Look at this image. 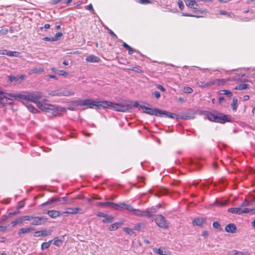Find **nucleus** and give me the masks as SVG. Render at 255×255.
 <instances>
[{
	"label": "nucleus",
	"mask_w": 255,
	"mask_h": 255,
	"mask_svg": "<svg viewBox=\"0 0 255 255\" xmlns=\"http://www.w3.org/2000/svg\"><path fill=\"white\" fill-rule=\"evenodd\" d=\"M204 115L206 116L209 121L216 123L223 124L226 122L231 121L230 118H229L228 116L216 111H214L212 113L208 111H204Z\"/></svg>",
	"instance_id": "nucleus-1"
},
{
	"label": "nucleus",
	"mask_w": 255,
	"mask_h": 255,
	"mask_svg": "<svg viewBox=\"0 0 255 255\" xmlns=\"http://www.w3.org/2000/svg\"><path fill=\"white\" fill-rule=\"evenodd\" d=\"M75 103L77 105L87 106L91 109H101L103 108L106 103L104 101H95L90 99L84 100H78Z\"/></svg>",
	"instance_id": "nucleus-2"
},
{
	"label": "nucleus",
	"mask_w": 255,
	"mask_h": 255,
	"mask_svg": "<svg viewBox=\"0 0 255 255\" xmlns=\"http://www.w3.org/2000/svg\"><path fill=\"white\" fill-rule=\"evenodd\" d=\"M106 105H104L103 109L111 108L116 111L119 112H126L128 111V109L127 106L122 105L121 104L113 103L110 101H104Z\"/></svg>",
	"instance_id": "nucleus-3"
},
{
	"label": "nucleus",
	"mask_w": 255,
	"mask_h": 255,
	"mask_svg": "<svg viewBox=\"0 0 255 255\" xmlns=\"http://www.w3.org/2000/svg\"><path fill=\"white\" fill-rule=\"evenodd\" d=\"M162 112H163L161 113L160 117L165 116L171 119L176 118L182 119H193L194 118L193 114H185L182 116H180L175 114L170 113L166 111L162 110Z\"/></svg>",
	"instance_id": "nucleus-4"
},
{
	"label": "nucleus",
	"mask_w": 255,
	"mask_h": 255,
	"mask_svg": "<svg viewBox=\"0 0 255 255\" xmlns=\"http://www.w3.org/2000/svg\"><path fill=\"white\" fill-rule=\"evenodd\" d=\"M37 107L43 112H50L55 110L56 105L46 103L45 102H38Z\"/></svg>",
	"instance_id": "nucleus-5"
},
{
	"label": "nucleus",
	"mask_w": 255,
	"mask_h": 255,
	"mask_svg": "<svg viewBox=\"0 0 255 255\" xmlns=\"http://www.w3.org/2000/svg\"><path fill=\"white\" fill-rule=\"evenodd\" d=\"M154 220L157 225L160 228L165 229L168 226L167 221L161 215H157L155 216Z\"/></svg>",
	"instance_id": "nucleus-6"
},
{
	"label": "nucleus",
	"mask_w": 255,
	"mask_h": 255,
	"mask_svg": "<svg viewBox=\"0 0 255 255\" xmlns=\"http://www.w3.org/2000/svg\"><path fill=\"white\" fill-rule=\"evenodd\" d=\"M140 107L144 110V113L150 115L160 117L161 112H163L162 110L157 108L152 109L144 106H140Z\"/></svg>",
	"instance_id": "nucleus-7"
},
{
	"label": "nucleus",
	"mask_w": 255,
	"mask_h": 255,
	"mask_svg": "<svg viewBox=\"0 0 255 255\" xmlns=\"http://www.w3.org/2000/svg\"><path fill=\"white\" fill-rule=\"evenodd\" d=\"M29 96V101L35 103L37 105L39 102L37 101L43 97V94L39 91H35L31 93H28Z\"/></svg>",
	"instance_id": "nucleus-8"
},
{
	"label": "nucleus",
	"mask_w": 255,
	"mask_h": 255,
	"mask_svg": "<svg viewBox=\"0 0 255 255\" xmlns=\"http://www.w3.org/2000/svg\"><path fill=\"white\" fill-rule=\"evenodd\" d=\"M31 224L33 225L38 226L45 224L47 219L44 217H34L32 216Z\"/></svg>",
	"instance_id": "nucleus-9"
},
{
	"label": "nucleus",
	"mask_w": 255,
	"mask_h": 255,
	"mask_svg": "<svg viewBox=\"0 0 255 255\" xmlns=\"http://www.w3.org/2000/svg\"><path fill=\"white\" fill-rule=\"evenodd\" d=\"M228 211L234 214L240 215L243 213H249L251 212V210L248 208L243 209L239 206V207L229 208L228 209Z\"/></svg>",
	"instance_id": "nucleus-10"
},
{
	"label": "nucleus",
	"mask_w": 255,
	"mask_h": 255,
	"mask_svg": "<svg viewBox=\"0 0 255 255\" xmlns=\"http://www.w3.org/2000/svg\"><path fill=\"white\" fill-rule=\"evenodd\" d=\"M7 96H9L10 97H13L16 100H24L26 101H29V96L28 93H27L26 94H14L12 93L7 94Z\"/></svg>",
	"instance_id": "nucleus-11"
},
{
	"label": "nucleus",
	"mask_w": 255,
	"mask_h": 255,
	"mask_svg": "<svg viewBox=\"0 0 255 255\" xmlns=\"http://www.w3.org/2000/svg\"><path fill=\"white\" fill-rule=\"evenodd\" d=\"M225 83V81L223 79H216L215 80L211 81L209 82L206 83L203 85H199V86L202 87H207L213 85H224Z\"/></svg>",
	"instance_id": "nucleus-12"
},
{
	"label": "nucleus",
	"mask_w": 255,
	"mask_h": 255,
	"mask_svg": "<svg viewBox=\"0 0 255 255\" xmlns=\"http://www.w3.org/2000/svg\"><path fill=\"white\" fill-rule=\"evenodd\" d=\"M8 82L11 83L13 81L15 82V84H19L24 79V76L21 75L19 77H16L14 75H9L8 77Z\"/></svg>",
	"instance_id": "nucleus-13"
},
{
	"label": "nucleus",
	"mask_w": 255,
	"mask_h": 255,
	"mask_svg": "<svg viewBox=\"0 0 255 255\" xmlns=\"http://www.w3.org/2000/svg\"><path fill=\"white\" fill-rule=\"evenodd\" d=\"M118 208H116V210H121L124 208H126L128 211H132L133 212V210L135 209H133L130 205L127 204L125 203H120L118 204Z\"/></svg>",
	"instance_id": "nucleus-14"
},
{
	"label": "nucleus",
	"mask_w": 255,
	"mask_h": 255,
	"mask_svg": "<svg viewBox=\"0 0 255 255\" xmlns=\"http://www.w3.org/2000/svg\"><path fill=\"white\" fill-rule=\"evenodd\" d=\"M226 232L230 233H235L237 231V229L235 224L233 223H230L227 225L225 229Z\"/></svg>",
	"instance_id": "nucleus-15"
},
{
	"label": "nucleus",
	"mask_w": 255,
	"mask_h": 255,
	"mask_svg": "<svg viewBox=\"0 0 255 255\" xmlns=\"http://www.w3.org/2000/svg\"><path fill=\"white\" fill-rule=\"evenodd\" d=\"M97 205L101 206H108L113 209H116L118 208V204L111 202H98Z\"/></svg>",
	"instance_id": "nucleus-16"
},
{
	"label": "nucleus",
	"mask_w": 255,
	"mask_h": 255,
	"mask_svg": "<svg viewBox=\"0 0 255 255\" xmlns=\"http://www.w3.org/2000/svg\"><path fill=\"white\" fill-rule=\"evenodd\" d=\"M58 92L59 94H61L59 96H68L69 95H74V92L71 91L66 90L64 89H58Z\"/></svg>",
	"instance_id": "nucleus-17"
},
{
	"label": "nucleus",
	"mask_w": 255,
	"mask_h": 255,
	"mask_svg": "<svg viewBox=\"0 0 255 255\" xmlns=\"http://www.w3.org/2000/svg\"><path fill=\"white\" fill-rule=\"evenodd\" d=\"M22 103L25 105V106L27 108L28 110L33 113H39V111L36 109L33 105L30 104L28 103L27 102H22Z\"/></svg>",
	"instance_id": "nucleus-18"
},
{
	"label": "nucleus",
	"mask_w": 255,
	"mask_h": 255,
	"mask_svg": "<svg viewBox=\"0 0 255 255\" xmlns=\"http://www.w3.org/2000/svg\"><path fill=\"white\" fill-rule=\"evenodd\" d=\"M156 212V209L154 207L148 208L145 210V217L149 218L153 216V214Z\"/></svg>",
	"instance_id": "nucleus-19"
},
{
	"label": "nucleus",
	"mask_w": 255,
	"mask_h": 255,
	"mask_svg": "<svg viewBox=\"0 0 255 255\" xmlns=\"http://www.w3.org/2000/svg\"><path fill=\"white\" fill-rule=\"evenodd\" d=\"M34 228H33V227H29V228H21V229L19 230L18 234V235L20 237H22V236H21L22 234H26V233H28L31 232L32 231H34Z\"/></svg>",
	"instance_id": "nucleus-20"
},
{
	"label": "nucleus",
	"mask_w": 255,
	"mask_h": 255,
	"mask_svg": "<svg viewBox=\"0 0 255 255\" xmlns=\"http://www.w3.org/2000/svg\"><path fill=\"white\" fill-rule=\"evenodd\" d=\"M86 61L89 62H99L100 59L95 55H91L86 58Z\"/></svg>",
	"instance_id": "nucleus-21"
},
{
	"label": "nucleus",
	"mask_w": 255,
	"mask_h": 255,
	"mask_svg": "<svg viewBox=\"0 0 255 255\" xmlns=\"http://www.w3.org/2000/svg\"><path fill=\"white\" fill-rule=\"evenodd\" d=\"M185 3L187 6L195 9H197V7H195V5L197 6V4L194 0H186Z\"/></svg>",
	"instance_id": "nucleus-22"
},
{
	"label": "nucleus",
	"mask_w": 255,
	"mask_h": 255,
	"mask_svg": "<svg viewBox=\"0 0 255 255\" xmlns=\"http://www.w3.org/2000/svg\"><path fill=\"white\" fill-rule=\"evenodd\" d=\"M81 210V209H80V208H67V211L64 212V213L70 214H76L77 213H78L79 211Z\"/></svg>",
	"instance_id": "nucleus-23"
},
{
	"label": "nucleus",
	"mask_w": 255,
	"mask_h": 255,
	"mask_svg": "<svg viewBox=\"0 0 255 255\" xmlns=\"http://www.w3.org/2000/svg\"><path fill=\"white\" fill-rule=\"evenodd\" d=\"M47 214L52 218H55L60 215V212L56 210L47 211Z\"/></svg>",
	"instance_id": "nucleus-24"
},
{
	"label": "nucleus",
	"mask_w": 255,
	"mask_h": 255,
	"mask_svg": "<svg viewBox=\"0 0 255 255\" xmlns=\"http://www.w3.org/2000/svg\"><path fill=\"white\" fill-rule=\"evenodd\" d=\"M229 255H249L248 252H240L236 250H232L228 253Z\"/></svg>",
	"instance_id": "nucleus-25"
},
{
	"label": "nucleus",
	"mask_w": 255,
	"mask_h": 255,
	"mask_svg": "<svg viewBox=\"0 0 255 255\" xmlns=\"http://www.w3.org/2000/svg\"><path fill=\"white\" fill-rule=\"evenodd\" d=\"M205 220L203 218H197L195 219L193 221V224L194 226H202L204 223Z\"/></svg>",
	"instance_id": "nucleus-26"
},
{
	"label": "nucleus",
	"mask_w": 255,
	"mask_h": 255,
	"mask_svg": "<svg viewBox=\"0 0 255 255\" xmlns=\"http://www.w3.org/2000/svg\"><path fill=\"white\" fill-rule=\"evenodd\" d=\"M114 220V217L108 215L107 214L106 215V216L105 217L104 219L103 220L102 222L104 223L108 224V223H112Z\"/></svg>",
	"instance_id": "nucleus-27"
},
{
	"label": "nucleus",
	"mask_w": 255,
	"mask_h": 255,
	"mask_svg": "<svg viewBox=\"0 0 255 255\" xmlns=\"http://www.w3.org/2000/svg\"><path fill=\"white\" fill-rule=\"evenodd\" d=\"M61 198H52L51 199L48 200V201L43 203L42 204V206H45L48 204H51L54 202H60V201H61Z\"/></svg>",
	"instance_id": "nucleus-28"
},
{
	"label": "nucleus",
	"mask_w": 255,
	"mask_h": 255,
	"mask_svg": "<svg viewBox=\"0 0 255 255\" xmlns=\"http://www.w3.org/2000/svg\"><path fill=\"white\" fill-rule=\"evenodd\" d=\"M249 88V85L247 84H240L236 86L234 89L237 90H243Z\"/></svg>",
	"instance_id": "nucleus-29"
},
{
	"label": "nucleus",
	"mask_w": 255,
	"mask_h": 255,
	"mask_svg": "<svg viewBox=\"0 0 255 255\" xmlns=\"http://www.w3.org/2000/svg\"><path fill=\"white\" fill-rule=\"evenodd\" d=\"M237 104L238 99L236 97H234L231 106L233 110L234 111H236L237 109Z\"/></svg>",
	"instance_id": "nucleus-30"
},
{
	"label": "nucleus",
	"mask_w": 255,
	"mask_h": 255,
	"mask_svg": "<svg viewBox=\"0 0 255 255\" xmlns=\"http://www.w3.org/2000/svg\"><path fill=\"white\" fill-rule=\"evenodd\" d=\"M218 93L220 95H226L229 98H231L233 95L231 91L227 90H220L218 92Z\"/></svg>",
	"instance_id": "nucleus-31"
},
{
	"label": "nucleus",
	"mask_w": 255,
	"mask_h": 255,
	"mask_svg": "<svg viewBox=\"0 0 255 255\" xmlns=\"http://www.w3.org/2000/svg\"><path fill=\"white\" fill-rule=\"evenodd\" d=\"M133 214L134 215L138 216H145V211H142L138 209H134L133 210Z\"/></svg>",
	"instance_id": "nucleus-32"
},
{
	"label": "nucleus",
	"mask_w": 255,
	"mask_h": 255,
	"mask_svg": "<svg viewBox=\"0 0 255 255\" xmlns=\"http://www.w3.org/2000/svg\"><path fill=\"white\" fill-rule=\"evenodd\" d=\"M122 224V223L116 222L111 225L110 227L109 228V229L110 231L117 230L119 228V226L121 225Z\"/></svg>",
	"instance_id": "nucleus-33"
},
{
	"label": "nucleus",
	"mask_w": 255,
	"mask_h": 255,
	"mask_svg": "<svg viewBox=\"0 0 255 255\" xmlns=\"http://www.w3.org/2000/svg\"><path fill=\"white\" fill-rule=\"evenodd\" d=\"M52 241L51 240L48 242L43 243L41 245V249L42 250H44L45 249H47L49 248Z\"/></svg>",
	"instance_id": "nucleus-34"
},
{
	"label": "nucleus",
	"mask_w": 255,
	"mask_h": 255,
	"mask_svg": "<svg viewBox=\"0 0 255 255\" xmlns=\"http://www.w3.org/2000/svg\"><path fill=\"white\" fill-rule=\"evenodd\" d=\"M167 191L166 189L165 188H161L159 189L157 193L155 194V196H159L160 195H163L167 194Z\"/></svg>",
	"instance_id": "nucleus-35"
},
{
	"label": "nucleus",
	"mask_w": 255,
	"mask_h": 255,
	"mask_svg": "<svg viewBox=\"0 0 255 255\" xmlns=\"http://www.w3.org/2000/svg\"><path fill=\"white\" fill-rule=\"evenodd\" d=\"M227 202L228 200H224L222 201H219L218 200H216L214 204L220 206H224L226 205Z\"/></svg>",
	"instance_id": "nucleus-36"
},
{
	"label": "nucleus",
	"mask_w": 255,
	"mask_h": 255,
	"mask_svg": "<svg viewBox=\"0 0 255 255\" xmlns=\"http://www.w3.org/2000/svg\"><path fill=\"white\" fill-rule=\"evenodd\" d=\"M62 35L63 34L62 32H57L55 34V36L53 37V39H52L54 40V41H58L59 38L62 36Z\"/></svg>",
	"instance_id": "nucleus-37"
},
{
	"label": "nucleus",
	"mask_w": 255,
	"mask_h": 255,
	"mask_svg": "<svg viewBox=\"0 0 255 255\" xmlns=\"http://www.w3.org/2000/svg\"><path fill=\"white\" fill-rule=\"evenodd\" d=\"M19 54V53L16 51H11L7 50V54L6 55L9 56H15L17 57Z\"/></svg>",
	"instance_id": "nucleus-38"
},
{
	"label": "nucleus",
	"mask_w": 255,
	"mask_h": 255,
	"mask_svg": "<svg viewBox=\"0 0 255 255\" xmlns=\"http://www.w3.org/2000/svg\"><path fill=\"white\" fill-rule=\"evenodd\" d=\"M251 203L252 201H248L246 199L245 201L243 202L240 206L242 208L243 207L249 206L251 204Z\"/></svg>",
	"instance_id": "nucleus-39"
},
{
	"label": "nucleus",
	"mask_w": 255,
	"mask_h": 255,
	"mask_svg": "<svg viewBox=\"0 0 255 255\" xmlns=\"http://www.w3.org/2000/svg\"><path fill=\"white\" fill-rule=\"evenodd\" d=\"M41 235L42 236H47L50 235L51 234V232L49 230H44L41 231Z\"/></svg>",
	"instance_id": "nucleus-40"
},
{
	"label": "nucleus",
	"mask_w": 255,
	"mask_h": 255,
	"mask_svg": "<svg viewBox=\"0 0 255 255\" xmlns=\"http://www.w3.org/2000/svg\"><path fill=\"white\" fill-rule=\"evenodd\" d=\"M6 95H4L3 96L2 102H0L1 103H3V107L5 106V105L8 102V101L10 100V99L6 97Z\"/></svg>",
	"instance_id": "nucleus-41"
},
{
	"label": "nucleus",
	"mask_w": 255,
	"mask_h": 255,
	"mask_svg": "<svg viewBox=\"0 0 255 255\" xmlns=\"http://www.w3.org/2000/svg\"><path fill=\"white\" fill-rule=\"evenodd\" d=\"M183 92L185 93H191L193 92V90L191 88L189 87H185L183 89Z\"/></svg>",
	"instance_id": "nucleus-42"
},
{
	"label": "nucleus",
	"mask_w": 255,
	"mask_h": 255,
	"mask_svg": "<svg viewBox=\"0 0 255 255\" xmlns=\"http://www.w3.org/2000/svg\"><path fill=\"white\" fill-rule=\"evenodd\" d=\"M22 221H21V218H18V219H16L15 220L12 221L11 223V224L12 225V226H15V225H16L17 224H18L20 223H21Z\"/></svg>",
	"instance_id": "nucleus-43"
},
{
	"label": "nucleus",
	"mask_w": 255,
	"mask_h": 255,
	"mask_svg": "<svg viewBox=\"0 0 255 255\" xmlns=\"http://www.w3.org/2000/svg\"><path fill=\"white\" fill-rule=\"evenodd\" d=\"M128 69L130 70H132L133 71H135V72L138 73H142V71L137 67H132V68H129Z\"/></svg>",
	"instance_id": "nucleus-44"
},
{
	"label": "nucleus",
	"mask_w": 255,
	"mask_h": 255,
	"mask_svg": "<svg viewBox=\"0 0 255 255\" xmlns=\"http://www.w3.org/2000/svg\"><path fill=\"white\" fill-rule=\"evenodd\" d=\"M168 252H166L165 250H164L162 249H159L157 251V253L160 255H167Z\"/></svg>",
	"instance_id": "nucleus-45"
},
{
	"label": "nucleus",
	"mask_w": 255,
	"mask_h": 255,
	"mask_svg": "<svg viewBox=\"0 0 255 255\" xmlns=\"http://www.w3.org/2000/svg\"><path fill=\"white\" fill-rule=\"evenodd\" d=\"M62 243V241L58 239V238H55L54 239V242H53V245L59 246L60 243Z\"/></svg>",
	"instance_id": "nucleus-46"
},
{
	"label": "nucleus",
	"mask_w": 255,
	"mask_h": 255,
	"mask_svg": "<svg viewBox=\"0 0 255 255\" xmlns=\"http://www.w3.org/2000/svg\"><path fill=\"white\" fill-rule=\"evenodd\" d=\"M49 95L52 96H59V95H60L61 94L58 92V90H56L55 91H51L49 93Z\"/></svg>",
	"instance_id": "nucleus-47"
},
{
	"label": "nucleus",
	"mask_w": 255,
	"mask_h": 255,
	"mask_svg": "<svg viewBox=\"0 0 255 255\" xmlns=\"http://www.w3.org/2000/svg\"><path fill=\"white\" fill-rule=\"evenodd\" d=\"M31 218H32V216H24L21 217L20 218L21 219V221L22 222L23 221H31Z\"/></svg>",
	"instance_id": "nucleus-48"
},
{
	"label": "nucleus",
	"mask_w": 255,
	"mask_h": 255,
	"mask_svg": "<svg viewBox=\"0 0 255 255\" xmlns=\"http://www.w3.org/2000/svg\"><path fill=\"white\" fill-rule=\"evenodd\" d=\"M86 9H89V10H90L93 13H94L95 12V10L93 8V5L91 3L89 4V5H88L86 7Z\"/></svg>",
	"instance_id": "nucleus-49"
},
{
	"label": "nucleus",
	"mask_w": 255,
	"mask_h": 255,
	"mask_svg": "<svg viewBox=\"0 0 255 255\" xmlns=\"http://www.w3.org/2000/svg\"><path fill=\"white\" fill-rule=\"evenodd\" d=\"M178 5L179 8L180 9V10H183L184 7V5L183 2H182V0H178Z\"/></svg>",
	"instance_id": "nucleus-50"
},
{
	"label": "nucleus",
	"mask_w": 255,
	"mask_h": 255,
	"mask_svg": "<svg viewBox=\"0 0 255 255\" xmlns=\"http://www.w3.org/2000/svg\"><path fill=\"white\" fill-rule=\"evenodd\" d=\"M62 0H50L49 3L52 5H55L60 2Z\"/></svg>",
	"instance_id": "nucleus-51"
},
{
	"label": "nucleus",
	"mask_w": 255,
	"mask_h": 255,
	"mask_svg": "<svg viewBox=\"0 0 255 255\" xmlns=\"http://www.w3.org/2000/svg\"><path fill=\"white\" fill-rule=\"evenodd\" d=\"M124 231L126 233H128V234H131L133 232L132 229L128 228H124Z\"/></svg>",
	"instance_id": "nucleus-52"
},
{
	"label": "nucleus",
	"mask_w": 255,
	"mask_h": 255,
	"mask_svg": "<svg viewBox=\"0 0 255 255\" xmlns=\"http://www.w3.org/2000/svg\"><path fill=\"white\" fill-rule=\"evenodd\" d=\"M213 226L216 229H220V225L218 222H214L213 224Z\"/></svg>",
	"instance_id": "nucleus-53"
},
{
	"label": "nucleus",
	"mask_w": 255,
	"mask_h": 255,
	"mask_svg": "<svg viewBox=\"0 0 255 255\" xmlns=\"http://www.w3.org/2000/svg\"><path fill=\"white\" fill-rule=\"evenodd\" d=\"M55 110H56L57 111H60V112H65L66 111V109L65 108L59 107L58 106H56Z\"/></svg>",
	"instance_id": "nucleus-54"
},
{
	"label": "nucleus",
	"mask_w": 255,
	"mask_h": 255,
	"mask_svg": "<svg viewBox=\"0 0 255 255\" xmlns=\"http://www.w3.org/2000/svg\"><path fill=\"white\" fill-rule=\"evenodd\" d=\"M8 31L7 28H2L0 30V33L3 35L6 34Z\"/></svg>",
	"instance_id": "nucleus-55"
},
{
	"label": "nucleus",
	"mask_w": 255,
	"mask_h": 255,
	"mask_svg": "<svg viewBox=\"0 0 255 255\" xmlns=\"http://www.w3.org/2000/svg\"><path fill=\"white\" fill-rule=\"evenodd\" d=\"M109 33L115 38H117V35L110 29H108Z\"/></svg>",
	"instance_id": "nucleus-56"
},
{
	"label": "nucleus",
	"mask_w": 255,
	"mask_h": 255,
	"mask_svg": "<svg viewBox=\"0 0 255 255\" xmlns=\"http://www.w3.org/2000/svg\"><path fill=\"white\" fill-rule=\"evenodd\" d=\"M153 94L156 98H159L160 97V93L158 91H154Z\"/></svg>",
	"instance_id": "nucleus-57"
},
{
	"label": "nucleus",
	"mask_w": 255,
	"mask_h": 255,
	"mask_svg": "<svg viewBox=\"0 0 255 255\" xmlns=\"http://www.w3.org/2000/svg\"><path fill=\"white\" fill-rule=\"evenodd\" d=\"M59 74L64 77H66L68 75L67 73L64 70H60L59 71Z\"/></svg>",
	"instance_id": "nucleus-58"
},
{
	"label": "nucleus",
	"mask_w": 255,
	"mask_h": 255,
	"mask_svg": "<svg viewBox=\"0 0 255 255\" xmlns=\"http://www.w3.org/2000/svg\"><path fill=\"white\" fill-rule=\"evenodd\" d=\"M96 215L98 217L105 218V217L106 216L107 214L100 212L97 213Z\"/></svg>",
	"instance_id": "nucleus-59"
},
{
	"label": "nucleus",
	"mask_w": 255,
	"mask_h": 255,
	"mask_svg": "<svg viewBox=\"0 0 255 255\" xmlns=\"http://www.w3.org/2000/svg\"><path fill=\"white\" fill-rule=\"evenodd\" d=\"M120 41L123 42V46L124 48H125L127 49H128V48H129L130 46L128 44H127L126 42H123V41L122 40H121Z\"/></svg>",
	"instance_id": "nucleus-60"
},
{
	"label": "nucleus",
	"mask_w": 255,
	"mask_h": 255,
	"mask_svg": "<svg viewBox=\"0 0 255 255\" xmlns=\"http://www.w3.org/2000/svg\"><path fill=\"white\" fill-rule=\"evenodd\" d=\"M52 39H53V37L50 38L48 37H45L43 38V40L46 41H54V40Z\"/></svg>",
	"instance_id": "nucleus-61"
},
{
	"label": "nucleus",
	"mask_w": 255,
	"mask_h": 255,
	"mask_svg": "<svg viewBox=\"0 0 255 255\" xmlns=\"http://www.w3.org/2000/svg\"><path fill=\"white\" fill-rule=\"evenodd\" d=\"M139 2L142 4H146L150 3V1L149 0H139Z\"/></svg>",
	"instance_id": "nucleus-62"
},
{
	"label": "nucleus",
	"mask_w": 255,
	"mask_h": 255,
	"mask_svg": "<svg viewBox=\"0 0 255 255\" xmlns=\"http://www.w3.org/2000/svg\"><path fill=\"white\" fill-rule=\"evenodd\" d=\"M0 54H2V55L7 54V50H5V49L0 50Z\"/></svg>",
	"instance_id": "nucleus-63"
},
{
	"label": "nucleus",
	"mask_w": 255,
	"mask_h": 255,
	"mask_svg": "<svg viewBox=\"0 0 255 255\" xmlns=\"http://www.w3.org/2000/svg\"><path fill=\"white\" fill-rule=\"evenodd\" d=\"M202 236L205 237V238L208 237V232L207 231H204L202 233Z\"/></svg>",
	"instance_id": "nucleus-64"
}]
</instances>
